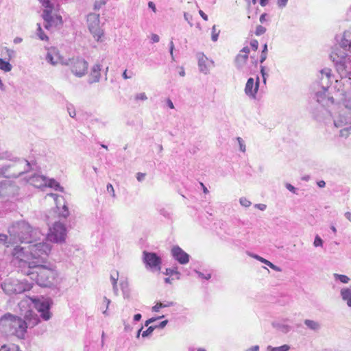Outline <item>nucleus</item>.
<instances>
[{"mask_svg": "<svg viewBox=\"0 0 351 351\" xmlns=\"http://www.w3.org/2000/svg\"><path fill=\"white\" fill-rule=\"evenodd\" d=\"M146 174L145 173L138 172L136 173V179L138 182H143L145 178Z\"/></svg>", "mask_w": 351, "mask_h": 351, "instance_id": "nucleus-59", "label": "nucleus"}, {"mask_svg": "<svg viewBox=\"0 0 351 351\" xmlns=\"http://www.w3.org/2000/svg\"><path fill=\"white\" fill-rule=\"evenodd\" d=\"M261 73L263 77V82L265 84L268 74L265 72L264 66H261Z\"/></svg>", "mask_w": 351, "mask_h": 351, "instance_id": "nucleus-54", "label": "nucleus"}, {"mask_svg": "<svg viewBox=\"0 0 351 351\" xmlns=\"http://www.w3.org/2000/svg\"><path fill=\"white\" fill-rule=\"evenodd\" d=\"M120 286H121V289L123 291V298H128L130 296V290H129L128 282H126V281L121 282Z\"/></svg>", "mask_w": 351, "mask_h": 351, "instance_id": "nucleus-32", "label": "nucleus"}, {"mask_svg": "<svg viewBox=\"0 0 351 351\" xmlns=\"http://www.w3.org/2000/svg\"><path fill=\"white\" fill-rule=\"evenodd\" d=\"M87 24L88 29L95 39L99 41L104 34L100 27L99 14L96 13L88 14L87 15Z\"/></svg>", "mask_w": 351, "mask_h": 351, "instance_id": "nucleus-12", "label": "nucleus"}, {"mask_svg": "<svg viewBox=\"0 0 351 351\" xmlns=\"http://www.w3.org/2000/svg\"><path fill=\"white\" fill-rule=\"evenodd\" d=\"M36 308L38 311L40 313V317L44 320H49L51 317V313L49 312L50 309V304L49 300H43L40 302L36 303Z\"/></svg>", "mask_w": 351, "mask_h": 351, "instance_id": "nucleus-18", "label": "nucleus"}, {"mask_svg": "<svg viewBox=\"0 0 351 351\" xmlns=\"http://www.w3.org/2000/svg\"><path fill=\"white\" fill-rule=\"evenodd\" d=\"M272 326L282 333H287L291 329V327L289 325L281 322H274L272 323Z\"/></svg>", "mask_w": 351, "mask_h": 351, "instance_id": "nucleus-25", "label": "nucleus"}, {"mask_svg": "<svg viewBox=\"0 0 351 351\" xmlns=\"http://www.w3.org/2000/svg\"><path fill=\"white\" fill-rule=\"evenodd\" d=\"M195 273L198 275V276L201 278H204V279H206V280H209L210 278H211V275L210 274H207V275H204L203 273H202L201 271H197L195 270Z\"/></svg>", "mask_w": 351, "mask_h": 351, "instance_id": "nucleus-53", "label": "nucleus"}, {"mask_svg": "<svg viewBox=\"0 0 351 351\" xmlns=\"http://www.w3.org/2000/svg\"><path fill=\"white\" fill-rule=\"evenodd\" d=\"M143 261L145 268L152 272H159L161 270L162 259L156 253L143 252Z\"/></svg>", "mask_w": 351, "mask_h": 351, "instance_id": "nucleus-10", "label": "nucleus"}, {"mask_svg": "<svg viewBox=\"0 0 351 351\" xmlns=\"http://www.w3.org/2000/svg\"><path fill=\"white\" fill-rule=\"evenodd\" d=\"M239 202L241 206L244 207H249L251 205V202L248 200L246 197H241L239 199Z\"/></svg>", "mask_w": 351, "mask_h": 351, "instance_id": "nucleus-46", "label": "nucleus"}, {"mask_svg": "<svg viewBox=\"0 0 351 351\" xmlns=\"http://www.w3.org/2000/svg\"><path fill=\"white\" fill-rule=\"evenodd\" d=\"M102 66L99 63L95 64L90 69L88 82L93 84L99 82L101 79Z\"/></svg>", "mask_w": 351, "mask_h": 351, "instance_id": "nucleus-19", "label": "nucleus"}, {"mask_svg": "<svg viewBox=\"0 0 351 351\" xmlns=\"http://www.w3.org/2000/svg\"><path fill=\"white\" fill-rule=\"evenodd\" d=\"M1 288L8 295L22 293L29 289L27 284L17 279L7 280L1 284Z\"/></svg>", "mask_w": 351, "mask_h": 351, "instance_id": "nucleus-9", "label": "nucleus"}, {"mask_svg": "<svg viewBox=\"0 0 351 351\" xmlns=\"http://www.w3.org/2000/svg\"><path fill=\"white\" fill-rule=\"evenodd\" d=\"M47 195L51 197L53 199L56 208L59 210V216L66 219L69 215V211L67 206L65 205L63 197L55 193H48Z\"/></svg>", "mask_w": 351, "mask_h": 351, "instance_id": "nucleus-14", "label": "nucleus"}, {"mask_svg": "<svg viewBox=\"0 0 351 351\" xmlns=\"http://www.w3.org/2000/svg\"><path fill=\"white\" fill-rule=\"evenodd\" d=\"M198 60V67L200 72L207 74L209 72V68L207 65L208 61L207 57L202 53H198L197 54Z\"/></svg>", "mask_w": 351, "mask_h": 351, "instance_id": "nucleus-22", "label": "nucleus"}, {"mask_svg": "<svg viewBox=\"0 0 351 351\" xmlns=\"http://www.w3.org/2000/svg\"><path fill=\"white\" fill-rule=\"evenodd\" d=\"M29 315L32 317L24 321L21 318L15 316L11 313H5L0 318V331L7 335H15L19 338H23L27 327H34L39 322V318L37 315Z\"/></svg>", "mask_w": 351, "mask_h": 351, "instance_id": "nucleus-3", "label": "nucleus"}, {"mask_svg": "<svg viewBox=\"0 0 351 351\" xmlns=\"http://www.w3.org/2000/svg\"><path fill=\"white\" fill-rule=\"evenodd\" d=\"M151 40L153 43H158L159 42L160 40V37L158 35L156 34H152L151 35Z\"/></svg>", "mask_w": 351, "mask_h": 351, "instance_id": "nucleus-63", "label": "nucleus"}, {"mask_svg": "<svg viewBox=\"0 0 351 351\" xmlns=\"http://www.w3.org/2000/svg\"><path fill=\"white\" fill-rule=\"evenodd\" d=\"M47 186L53 189L56 191H63V187L54 179H47L46 187Z\"/></svg>", "mask_w": 351, "mask_h": 351, "instance_id": "nucleus-28", "label": "nucleus"}, {"mask_svg": "<svg viewBox=\"0 0 351 351\" xmlns=\"http://www.w3.org/2000/svg\"><path fill=\"white\" fill-rule=\"evenodd\" d=\"M61 64L69 66L71 73L77 77H82L88 71V63L81 57H73L65 60L62 61Z\"/></svg>", "mask_w": 351, "mask_h": 351, "instance_id": "nucleus-8", "label": "nucleus"}, {"mask_svg": "<svg viewBox=\"0 0 351 351\" xmlns=\"http://www.w3.org/2000/svg\"><path fill=\"white\" fill-rule=\"evenodd\" d=\"M266 28L262 25H258L256 28L255 34L256 36H261L265 34Z\"/></svg>", "mask_w": 351, "mask_h": 351, "instance_id": "nucleus-45", "label": "nucleus"}, {"mask_svg": "<svg viewBox=\"0 0 351 351\" xmlns=\"http://www.w3.org/2000/svg\"><path fill=\"white\" fill-rule=\"evenodd\" d=\"M66 108H67V111L69 114V116L72 118L75 117V116L76 115V113H75V110L73 108V105L69 104V105H67Z\"/></svg>", "mask_w": 351, "mask_h": 351, "instance_id": "nucleus-47", "label": "nucleus"}, {"mask_svg": "<svg viewBox=\"0 0 351 351\" xmlns=\"http://www.w3.org/2000/svg\"><path fill=\"white\" fill-rule=\"evenodd\" d=\"M173 49H174V44L173 40H171L169 43V53L171 55V60L173 61L175 60L174 55H173Z\"/></svg>", "mask_w": 351, "mask_h": 351, "instance_id": "nucleus-51", "label": "nucleus"}, {"mask_svg": "<svg viewBox=\"0 0 351 351\" xmlns=\"http://www.w3.org/2000/svg\"><path fill=\"white\" fill-rule=\"evenodd\" d=\"M8 233L10 234V243L13 241V243H16V245H18L19 242L26 244L32 243L43 235L39 230H33L30 225L24 221L13 223L9 227Z\"/></svg>", "mask_w": 351, "mask_h": 351, "instance_id": "nucleus-5", "label": "nucleus"}, {"mask_svg": "<svg viewBox=\"0 0 351 351\" xmlns=\"http://www.w3.org/2000/svg\"><path fill=\"white\" fill-rule=\"evenodd\" d=\"M330 56L341 77L339 80H335L334 88L336 91L342 90L346 84L351 83V56L343 55L339 49H335Z\"/></svg>", "mask_w": 351, "mask_h": 351, "instance_id": "nucleus-4", "label": "nucleus"}, {"mask_svg": "<svg viewBox=\"0 0 351 351\" xmlns=\"http://www.w3.org/2000/svg\"><path fill=\"white\" fill-rule=\"evenodd\" d=\"M184 18L185 21H186L188 22V23L190 25L191 27H192L193 25L191 22L193 20V16L191 14H189L188 12H184Z\"/></svg>", "mask_w": 351, "mask_h": 351, "instance_id": "nucleus-50", "label": "nucleus"}, {"mask_svg": "<svg viewBox=\"0 0 351 351\" xmlns=\"http://www.w3.org/2000/svg\"><path fill=\"white\" fill-rule=\"evenodd\" d=\"M237 141L239 143L240 151L242 152H245L246 150V147L244 141L241 137H237Z\"/></svg>", "mask_w": 351, "mask_h": 351, "instance_id": "nucleus-43", "label": "nucleus"}, {"mask_svg": "<svg viewBox=\"0 0 351 351\" xmlns=\"http://www.w3.org/2000/svg\"><path fill=\"white\" fill-rule=\"evenodd\" d=\"M262 263H265V265L269 266L270 268H271L272 269H274V270H275L276 271H282L280 267L276 266V265L273 264L271 262L266 260L265 258H264V260H263V261Z\"/></svg>", "mask_w": 351, "mask_h": 351, "instance_id": "nucleus-39", "label": "nucleus"}, {"mask_svg": "<svg viewBox=\"0 0 351 351\" xmlns=\"http://www.w3.org/2000/svg\"><path fill=\"white\" fill-rule=\"evenodd\" d=\"M32 169V163L24 158H19L1 166L0 178H16Z\"/></svg>", "mask_w": 351, "mask_h": 351, "instance_id": "nucleus-6", "label": "nucleus"}, {"mask_svg": "<svg viewBox=\"0 0 351 351\" xmlns=\"http://www.w3.org/2000/svg\"><path fill=\"white\" fill-rule=\"evenodd\" d=\"M118 278L119 274L117 271L110 274V280L112 282V285L117 284Z\"/></svg>", "mask_w": 351, "mask_h": 351, "instance_id": "nucleus-48", "label": "nucleus"}, {"mask_svg": "<svg viewBox=\"0 0 351 351\" xmlns=\"http://www.w3.org/2000/svg\"><path fill=\"white\" fill-rule=\"evenodd\" d=\"M128 70H127V69H125V70L123 71V74H122V77H123V79H125V80H128V79H130V78H131V77H132V75H133V73H132V71H130V75H128Z\"/></svg>", "mask_w": 351, "mask_h": 351, "instance_id": "nucleus-60", "label": "nucleus"}, {"mask_svg": "<svg viewBox=\"0 0 351 351\" xmlns=\"http://www.w3.org/2000/svg\"><path fill=\"white\" fill-rule=\"evenodd\" d=\"M250 53V48L244 47L236 56L234 60V64L238 71L248 75L251 73V69L247 65V61Z\"/></svg>", "mask_w": 351, "mask_h": 351, "instance_id": "nucleus-11", "label": "nucleus"}, {"mask_svg": "<svg viewBox=\"0 0 351 351\" xmlns=\"http://www.w3.org/2000/svg\"><path fill=\"white\" fill-rule=\"evenodd\" d=\"M107 2V0H97L94 3V9L95 10H99Z\"/></svg>", "mask_w": 351, "mask_h": 351, "instance_id": "nucleus-42", "label": "nucleus"}, {"mask_svg": "<svg viewBox=\"0 0 351 351\" xmlns=\"http://www.w3.org/2000/svg\"><path fill=\"white\" fill-rule=\"evenodd\" d=\"M136 100L145 101L147 99V97L145 93H137L135 95Z\"/></svg>", "mask_w": 351, "mask_h": 351, "instance_id": "nucleus-49", "label": "nucleus"}, {"mask_svg": "<svg viewBox=\"0 0 351 351\" xmlns=\"http://www.w3.org/2000/svg\"><path fill=\"white\" fill-rule=\"evenodd\" d=\"M341 296L347 305L351 307V287L341 289Z\"/></svg>", "mask_w": 351, "mask_h": 351, "instance_id": "nucleus-24", "label": "nucleus"}, {"mask_svg": "<svg viewBox=\"0 0 351 351\" xmlns=\"http://www.w3.org/2000/svg\"><path fill=\"white\" fill-rule=\"evenodd\" d=\"M286 188L291 192L293 193H295L296 192V189L293 186L291 185V184H286Z\"/></svg>", "mask_w": 351, "mask_h": 351, "instance_id": "nucleus-64", "label": "nucleus"}, {"mask_svg": "<svg viewBox=\"0 0 351 351\" xmlns=\"http://www.w3.org/2000/svg\"><path fill=\"white\" fill-rule=\"evenodd\" d=\"M259 87V77H257L256 82L252 77H250L245 84V93L252 98L256 97Z\"/></svg>", "mask_w": 351, "mask_h": 351, "instance_id": "nucleus-16", "label": "nucleus"}, {"mask_svg": "<svg viewBox=\"0 0 351 351\" xmlns=\"http://www.w3.org/2000/svg\"><path fill=\"white\" fill-rule=\"evenodd\" d=\"M27 247L16 245L10 251L15 259L18 267H23V263L34 265L47 263V258L51 250V245L48 242L27 243Z\"/></svg>", "mask_w": 351, "mask_h": 351, "instance_id": "nucleus-1", "label": "nucleus"}, {"mask_svg": "<svg viewBox=\"0 0 351 351\" xmlns=\"http://www.w3.org/2000/svg\"><path fill=\"white\" fill-rule=\"evenodd\" d=\"M165 274L167 276H172L175 274L177 276V279H180V273L178 271L177 267L166 269Z\"/></svg>", "mask_w": 351, "mask_h": 351, "instance_id": "nucleus-34", "label": "nucleus"}, {"mask_svg": "<svg viewBox=\"0 0 351 351\" xmlns=\"http://www.w3.org/2000/svg\"><path fill=\"white\" fill-rule=\"evenodd\" d=\"M42 5L45 8L42 13V17L45 21L44 27L47 29H51L53 27H58L62 25V19L60 15L53 14V4L51 0H39Z\"/></svg>", "mask_w": 351, "mask_h": 351, "instance_id": "nucleus-7", "label": "nucleus"}, {"mask_svg": "<svg viewBox=\"0 0 351 351\" xmlns=\"http://www.w3.org/2000/svg\"><path fill=\"white\" fill-rule=\"evenodd\" d=\"M12 69V65L9 62L5 61L4 60L0 58V69L8 72L10 71Z\"/></svg>", "mask_w": 351, "mask_h": 351, "instance_id": "nucleus-33", "label": "nucleus"}, {"mask_svg": "<svg viewBox=\"0 0 351 351\" xmlns=\"http://www.w3.org/2000/svg\"><path fill=\"white\" fill-rule=\"evenodd\" d=\"M304 324L311 330L317 331L320 329V324L319 322L311 320V319H305Z\"/></svg>", "mask_w": 351, "mask_h": 351, "instance_id": "nucleus-30", "label": "nucleus"}, {"mask_svg": "<svg viewBox=\"0 0 351 351\" xmlns=\"http://www.w3.org/2000/svg\"><path fill=\"white\" fill-rule=\"evenodd\" d=\"M110 304V300H109L108 298H107L106 297L104 296L103 298V303H102L103 306H101L100 309L102 311V313L105 316H108L110 315L108 311V308Z\"/></svg>", "mask_w": 351, "mask_h": 351, "instance_id": "nucleus-31", "label": "nucleus"}, {"mask_svg": "<svg viewBox=\"0 0 351 351\" xmlns=\"http://www.w3.org/2000/svg\"><path fill=\"white\" fill-rule=\"evenodd\" d=\"M289 349L290 346L289 345L285 344L279 347H275L274 351H288Z\"/></svg>", "mask_w": 351, "mask_h": 351, "instance_id": "nucleus-52", "label": "nucleus"}, {"mask_svg": "<svg viewBox=\"0 0 351 351\" xmlns=\"http://www.w3.org/2000/svg\"><path fill=\"white\" fill-rule=\"evenodd\" d=\"M147 5L154 13L157 12L156 5L153 1H149Z\"/></svg>", "mask_w": 351, "mask_h": 351, "instance_id": "nucleus-61", "label": "nucleus"}, {"mask_svg": "<svg viewBox=\"0 0 351 351\" xmlns=\"http://www.w3.org/2000/svg\"><path fill=\"white\" fill-rule=\"evenodd\" d=\"M219 32H220V31L217 32L216 25H213L212 27V36H211V39L213 42H216L217 40Z\"/></svg>", "mask_w": 351, "mask_h": 351, "instance_id": "nucleus-41", "label": "nucleus"}, {"mask_svg": "<svg viewBox=\"0 0 351 351\" xmlns=\"http://www.w3.org/2000/svg\"><path fill=\"white\" fill-rule=\"evenodd\" d=\"M37 36L41 40H48V36L44 33L40 24H38Z\"/></svg>", "mask_w": 351, "mask_h": 351, "instance_id": "nucleus-36", "label": "nucleus"}, {"mask_svg": "<svg viewBox=\"0 0 351 351\" xmlns=\"http://www.w3.org/2000/svg\"><path fill=\"white\" fill-rule=\"evenodd\" d=\"M12 189V186L7 182H0V197L8 195Z\"/></svg>", "mask_w": 351, "mask_h": 351, "instance_id": "nucleus-26", "label": "nucleus"}, {"mask_svg": "<svg viewBox=\"0 0 351 351\" xmlns=\"http://www.w3.org/2000/svg\"><path fill=\"white\" fill-rule=\"evenodd\" d=\"M16 156H14V154L9 151H3L0 152V160H7L10 162L14 161L15 160L19 159Z\"/></svg>", "mask_w": 351, "mask_h": 351, "instance_id": "nucleus-27", "label": "nucleus"}, {"mask_svg": "<svg viewBox=\"0 0 351 351\" xmlns=\"http://www.w3.org/2000/svg\"><path fill=\"white\" fill-rule=\"evenodd\" d=\"M267 56V45L265 44L261 51V54L260 56V62L263 63L266 59Z\"/></svg>", "mask_w": 351, "mask_h": 351, "instance_id": "nucleus-37", "label": "nucleus"}, {"mask_svg": "<svg viewBox=\"0 0 351 351\" xmlns=\"http://www.w3.org/2000/svg\"><path fill=\"white\" fill-rule=\"evenodd\" d=\"M175 303L173 302H157L155 306L152 307V311L158 312L159 310L162 308L170 307L174 306Z\"/></svg>", "mask_w": 351, "mask_h": 351, "instance_id": "nucleus-29", "label": "nucleus"}, {"mask_svg": "<svg viewBox=\"0 0 351 351\" xmlns=\"http://www.w3.org/2000/svg\"><path fill=\"white\" fill-rule=\"evenodd\" d=\"M28 182L29 184L36 188L46 187L47 178L41 175H34L29 178Z\"/></svg>", "mask_w": 351, "mask_h": 351, "instance_id": "nucleus-20", "label": "nucleus"}, {"mask_svg": "<svg viewBox=\"0 0 351 351\" xmlns=\"http://www.w3.org/2000/svg\"><path fill=\"white\" fill-rule=\"evenodd\" d=\"M66 229L64 225L60 222H56L53 227L49 229L47 238L49 241L55 243H62L65 241Z\"/></svg>", "mask_w": 351, "mask_h": 351, "instance_id": "nucleus-13", "label": "nucleus"}, {"mask_svg": "<svg viewBox=\"0 0 351 351\" xmlns=\"http://www.w3.org/2000/svg\"><path fill=\"white\" fill-rule=\"evenodd\" d=\"M19 269L24 275L29 276L40 287H51L58 282V272L52 266L46 263L28 265L23 263V267Z\"/></svg>", "mask_w": 351, "mask_h": 351, "instance_id": "nucleus-2", "label": "nucleus"}, {"mask_svg": "<svg viewBox=\"0 0 351 351\" xmlns=\"http://www.w3.org/2000/svg\"><path fill=\"white\" fill-rule=\"evenodd\" d=\"M250 45H251L252 48L254 51H256L258 49V40H256L255 39L252 40L250 41Z\"/></svg>", "mask_w": 351, "mask_h": 351, "instance_id": "nucleus-57", "label": "nucleus"}, {"mask_svg": "<svg viewBox=\"0 0 351 351\" xmlns=\"http://www.w3.org/2000/svg\"><path fill=\"white\" fill-rule=\"evenodd\" d=\"M313 245L315 247H322L323 245V240L319 235H316L315 237V240L313 242Z\"/></svg>", "mask_w": 351, "mask_h": 351, "instance_id": "nucleus-44", "label": "nucleus"}, {"mask_svg": "<svg viewBox=\"0 0 351 351\" xmlns=\"http://www.w3.org/2000/svg\"><path fill=\"white\" fill-rule=\"evenodd\" d=\"M46 61L51 65H56L58 62L65 61L62 59L56 48L52 47L47 49L45 56Z\"/></svg>", "mask_w": 351, "mask_h": 351, "instance_id": "nucleus-17", "label": "nucleus"}, {"mask_svg": "<svg viewBox=\"0 0 351 351\" xmlns=\"http://www.w3.org/2000/svg\"><path fill=\"white\" fill-rule=\"evenodd\" d=\"M155 329H156V327H154V326H150L149 327H148V328L146 330L142 332V333H141L142 337H147L150 336Z\"/></svg>", "mask_w": 351, "mask_h": 351, "instance_id": "nucleus-40", "label": "nucleus"}, {"mask_svg": "<svg viewBox=\"0 0 351 351\" xmlns=\"http://www.w3.org/2000/svg\"><path fill=\"white\" fill-rule=\"evenodd\" d=\"M168 323V320H164L161 322L159 324L154 326L156 328H163L166 326Z\"/></svg>", "mask_w": 351, "mask_h": 351, "instance_id": "nucleus-62", "label": "nucleus"}, {"mask_svg": "<svg viewBox=\"0 0 351 351\" xmlns=\"http://www.w3.org/2000/svg\"><path fill=\"white\" fill-rule=\"evenodd\" d=\"M164 317V315H162V316H160V317H152V318H150L149 319H147L145 323V326H149L150 324L154 322L155 321H156L157 319H160V318H162Z\"/></svg>", "mask_w": 351, "mask_h": 351, "instance_id": "nucleus-55", "label": "nucleus"}, {"mask_svg": "<svg viewBox=\"0 0 351 351\" xmlns=\"http://www.w3.org/2000/svg\"><path fill=\"white\" fill-rule=\"evenodd\" d=\"M171 256L181 265H186L189 262L190 256L178 245L171 249Z\"/></svg>", "mask_w": 351, "mask_h": 351, "instance_id": "nucleus-15", "label": "nucleus"}, {"mask_svg": "<svg viewBox=\"0 0 351 351\" xmlns=\"http://www.w3.org/2000/svg\"><path fill=\"white\" fill-rule=\"evenodd\" d=\"M334 278L335 280H339L340 282L345 284L348 283L350 281V278L347 276L343 274H335Z\"/></svg>", "mask_w": 351, "mask_h": 351, "instance_id": "nucleus-35", "label": "nucleus"}, {"mask_svg": "<svg viewBox=\"0 0 351 351\" xmlns=\"http://www.w3.org/2000/svg\"><path fill=\"white\" fill-rule=\"evenodd\" d=\"M16 246V243H13V241H11L10 243V238L6 234H0V249L3 247L5 249H8L11 247L13 248ZM6 252H8L6 250H5Z\"/></svg>", "mask_w": 351, "mask_h": 351, "instance_id": "nucleus-23", "label": "nucleus"}, {"mask_svg": "<svg viewBox=\"0 0 351 351\" xmlns=\"http://www.w3.org/2000/svg\"><path fill=\"white\" fill-rule=\"evenodd\" d=\"M106 188H107V191L108 193H111V195L113 197H115V193H114L113 186L111 184H108Z\"/></svg>", "mask_w": 351, "mask_h": 351, "instance_id": "nucleus-56", "label": "nucleus"}, {"mask_svg": "<svg viewBox=\"0 0 351 351\" xmlns=\"http://www.w3.org/2000/svg\"><path fill=\"white\" fill-rule=\"evenodd\" d=\"M340 47L351 52V32L345 31L339 42Z\"/></svg>", "mask_w": 351, "mask_h": 351, "instance_id": "nucleus-21", "label": "nucleus"}, {"mask_svg": "<svg viewBox=\"0 0 351 351\" xmlns=\"http://www.w3.org/2000/svg\"><path fill=\"white\" fill-rule=\"evenodd\" d=\"M288 0H277V5L279 8H283L287 4Z\"/></svg>", "mask_w": 351, "mask_h": 351, "instance_id": "nucleus-58", "label": "nucleus"}, {"mask_svg": "<svg viewBox=\"0 0 351 351\" xmlns=\"http://www.w3.org/2000/svg\"><path fill=\"white\" fill-rule=\"evenodd\" d=\"M19 348L15 345L6 346L3 345L0 348V351H18Z\"/></svg>", "mask_w": 351, "mask_h": 351, "instance_id": "nucleus-38", "label": "nucleus"}]
</instances>
